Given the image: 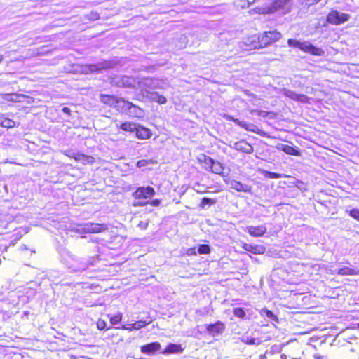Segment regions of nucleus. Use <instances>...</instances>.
Here are the masks:
<instances>
[{
  "instance_id": "09e8293b",
  "label": "nucleus",
  "mask_w": 359,
  "mask_h": 359,
  "mask_svg": "<svg viewBox=\"0 0 359 359\" xmlns=\"http://www.w3.org/2000/svg\"><path fill=\"white\" fill-rule=\"evenodd\" d=\"M160 204V201L158 199H154L151 201V205L153 206H158Z\"/></svg>"
},
{
  "instance_id": "5701e85b",
  "label": "nucleus",
  "mask_w": 359,
  "mask_h": 359,
  "mask_svg": "<svg viewBox=\"0 0 359 359\" xmlns=\"http://www.w3.org/2000/svg\"><path fill=\"white\" fill-rule=\"evenodd\" d=\"M147 97L151 101L156 102L161 104H165L167 102V100L164 96L159 95L156 92H150L149 93V96Z\"/></svg>"
},
{
  "instance_id": "2eb2a0df",
  "label": "nucleus",
  "mask_w": 359,
  "mask_h": 359,
  "mask_svg": "<svg viewBox=\"0 0 359 359\" xmlns=\"http://www.w3.org/2000/svg\"><path fill=\"white\" fill-rule=\"evenodd\" d=\"M276 148L277 149L283 151V152L289 155L297 156L301 155V153L297 148H294L287 144H279L276 146Z\"/></svg>"
},
{
  "instance_id": "412c9836",
  "label": "nucleus",
  "mask_w": 359,
  "mask_h": 359,
  "mask_svg": "<svg viewBox=\"0 0 359 359\" xmlns=\"http://www.w3.org/2000/svg\"><path fill=\"white\" fill-rule=\"evenodd\" d=\"M198 160L200 163L203 164V168L208 171H209L211 165H212V162L214 161L212 158L205 154L200 155Z\"/></svg>"
},
{
  "instance_id": "2f4dec72",
  "label": "nucleus",
  "mask_w": 359,
  "mask_h": 359,
  "mask_svg": "<svg viewBox=\"0 0 359 359\" xmlns=\"http://www.w3.org/2000/svg\"><path fill=\"white\" fill-rule=\"evenodd\" d=\"M260 314L262 316H265L267 318L271 319L272 320H275V321L278 320L277 317L271 311H269L266 309H262L260 311Z\"/></svg>"
},
{
  "instance_id": "473e14b6",
  "label": "nucleus",
  "mask_w": 359,
  "mask_h": 359,
  "mask_svg": "<svg viewBox=\"0 0 359 359\" xmlns=\"http://www.w3.org/2000/svg\"><path fill=\"white\" fill-rule=\"evenodd\" d=\"M20 96L16 94H6L3 95V99L9 102H20Z\"/></svg>"
},
{
  "instance_id": "7ed1b4c3",
  "label": "nucleus",
  "mask_w": 359,
  "mask_h": 359,
  "mask_svg": "<svg viewBox=\"0 0 359 359\" xmlns=\"http://www.w3.org/2000/svg\"><path fill=\"white\" fill-rule=\"evenodd\" d=\"M291 0H275L269 6L262 9L263 13H272L280 11L282 14H285L290 11Z\"/></svg>"
},
{
  "instance_id": "de8ad7c7",
  "label": "nucleus",
  "mask_w": 359,
  "mask_h": 359,
  "mask_svg": "<svg viewBox=\"0 0 359 359\" xmlns=\"http://www.w3.org/2000/svg\"><path fill=\"white\" fill-rule=\"evenodd\" d=\"M257 114L259 116H262V117H266L268 114V112L267 111H257Z\"/></svg>"
},
{
  "instance_id": "0eeeda50",
  "label": "nucleus",
  "mask_w": 359,
  "mask_h": 359,
  "mask_svg": "<svg viewBox=\"0 0 359 359\" xmlns=\"http://www.w3.org/2000/svg\"><path fill=\"white\" fill-rule=\"evenodd\" d=\"M224 329L225 325L221 321H217L214 324L208 325L206 327L207 332L213 337L222 334Z\"/></svg>"
},
{
  "instance_id": "6ab92c4d",
  "label": "nucleus",
  "mask_w": 359,
  "mask_h": 359,
  "mask_svg": "<svg viewBox=\"0 0 359 359\" xmlns=\"http://www.w3.org/2000/svg\"><path fill=\"white\" fill-rule=\"evenodd\" d=\"M74 158L76 161L81 162L83 164H92L94 162V158L90 156H86L82 154H73L69 156Z\"/></svg>"
},
{
  "instance_id": "6e6d98bb",
  "label": "nucleus",
  "mask_w": 359,
  "mask_h": 359,
  "mask_svg": "<svg viewBox=\"0 0 359 359\" xmlns=\"http://www.w3.org/2000/svg\"><path fill=\"white\" fill-rule=\"evenodd\" d=\"M142 224V222H140L139 225L142 226H144V224Z\"/></svg>"
},
{
  "instance_id": "7c9ffc66",
  "label": "nucleus",
  "mask_w": 359,
  "mask_h": 359,
  "mask_svg": "<svg viewBox=\"0 0 359 359\" xmlns=\"http://www.w3.org/2000/svg\"><path fill=\"white\" fill-rule=\"evenodd\" d=\"M151 323V320H140L139 321H137V322L133 323V327L135 330H140V329L145 327L146 325L150 324Z\"/></svg>"
},
{
  "instance_id": "5fc2aeb1",
  "label": "nucleus",
  "mask_w": 359,
  "mask_h": 359,
  "mask_svg": "<svg viewBox=\"0 0 359 359\" xmlns=\"http://www.w3.org/2000/svg\"><path fill=\"white\" fill-rule=\"evenodd\" d=\"M142 224V222H140L139 225L142 226H144V224Z\"/></svg>"
},
{
  "instance_id": "ddd939ff",
  "label": "nucleus",
  "mask_w": 359,
  "mask_h": 359,
  "mask_svg": "<svg viewBox=\"0 0 359 359\" xmlns=\"http://www.w3.org/2000/svg\"><path fill=\"white\" fill-rule=\"evenodd\" d=\"M161 349V344L158 342H153L144 345L141 347V351L147 355H151Z\"/></svg>"
},
{
  "instance_id": "864d4df0",
  "label": "nucleus",
  "mask_w": 359,
  "mask_h": 359,
  "mask_svg": "<svg viewBox=\"0 0 359 359\" xmlns=\"http://www.w3.org/2000/svg\"><path fill=\"white\" fill-rule=\"evenodd\" d=\"M3 60V56L0 55V62L2 61Z\"/></svg>"
},
{
  "instance_id": "aec40b11",
  "label": "nucleus",
  "mask_w": 359,
  "mask_h": 359,
  "mask_svg": "<svg viewBox=\"0 0 359 359\" xmlns=\"http://www.w3.org/2000/svg\"><path fill=\"white\" fill-rule=\"evenodd\" d=\"M230 187L238 191H243L248 192L250 191V187L246 185L241 183L240 182L232 180L229 182Z\"/></svg>"
},
{
  "instance_id": "58836bf2",
  "label": "nucleus",
  "mask_w": 359,
  "mask_h": 359,
  "mask_svg": "<svg viewBox=\"0 0 359 359\" xmlns=\"http://www.w3.org/2000/svg\"><path fill=\"white\" fill-rule=\"evenodd\" d=\"M217 201L215 199L209 198H203L201 202V206H205V205H213L216 203Z\"/></svg>"
},
{
  "instance_id": "c03bdc74",
  "label": "nucleus",
  "mask_w": 359,
  "mask_h": 359,
  "mask_svg": "<svg viewBox=\"0 0 359 359\" xmlns=\"http://www.w3.org/2000/svg\"><path fill=\"white\" fill-rule=\"evenodd\" d=\"M86 68L88 69V70L86 71V73L88 72H93L98 69V67H97V65H90L89 66H86Z\"/></svg>"
},
{
  "instance_id": "f03ea898",
  "label": "nucleus",
  "mask_w": 359,
  "mask_h": 359,
  "mask_svg": "<svg viewBox=\"0 0 359 359\" xmlns=\"http://www.w3.org/2000/svg\"><path fill=\"white\" fill-rule=\"evenodd\" d=\"M155 194L154 188L151 187H139L133 194L135 198V206H143L149 203V201Z\"/></svg>"
},
{
  "instance_id": "a878e982",
  "label": "nucleus",
  "mask_w": 359,
  "mask_h": 359,
  "mask_svg": "<svg viewBox=\"0 0 359 359\" xmlns=\"http://www.w3.org/2000/svg\"><path fill=\"white\" fill-rule=\"evenodd\" d=\"M334 273L341 276H353L358 273V271L349 267L341 268L338 269L337 271L333 272V273Z\"/></svg>"
},
{
  "instance_id": "dca6fc26",
  "label": "nucleus",
  "mask_w": 359,
  "mask_h": 359,
  "mask_svg": "<svg viewBox=\"0 0 359 359\" xmlns=\"http://www.w3.org/2000/svg\"><path fill=\"white\" fill-rule=\"evenodd\" d=\"M106 229L107 226L100 224H88L85 226V231L88 233H100Z\"/></svg>"
},
{
  "instance_id": "a18cd8bd",
  "label": "nucleus",
  "mask_w": 359,
  "mask_h": 359,
  "mask_svg": "<svg viewBox=\"0 0 359 359\" xmlns=\"http://www.w3.org/2000/svg\"><path fill=\"white\" fill-rule=\"evenodd\" d=\"M196 249L195 248H191L187 250V255H196Z\"/></svg>"
},
{
  "instance_id": "a211bd4d",
  "label": "nucleus",
  "mask_w": 359,
  "mask_h": 359,
  "mask_svg": "<svg viewBox=\"0 0 359 359\" xmlns=\"http://www.w3.org/2000/svg\"><path fill=\"white\" fill-rule=\"evenodd\" d=\"M126 107H130L128 114L130 116L140 118L144 116V111L139 107L133 104V103H126Z\"/></svg>"
},
{
  "instance_id": "6e6552de",
  "label": "nucleus",
  "mask_w": 359,
  "mask_h": 359,
  "mask_svg": "<svg viewBox=\"0 0 359 359\" xmlns=\"http://www.w3.org/2000/svg\"><path fill=\"white\" fill-rule=\"evenodd\" d=\"M260 38L256 35H252L248 38H246L243 43L245 46L244 48L245 50H252L262 48L261 43L259 42Z\"/></svg>"
},
{
  "instance_id": "20e7f679",
  "label": "nucleus",
  "mask_w": 359,
  "mask_h": 359,
  "mask_svg": "<svg viewBox=\"0 0 359 359\" xmlns=\"http://www.w3.org/2000/svg\"><path fill=\"white\" fill-rule=\"evenodd\" d=\"M350 15L348 14L333 10L327 15V21L330 24L338 25L348 21Z\"/></svg>"
},
{
  "instance_id": "603ef678",
  "label": "nucleus",
  "mask_w": 359,
  "mask_h": 359,
  "mask_svg": "<svg viewBox=\"0 0 359 359\" xmlns=\"http://www.w3.org/2000/svg\"><path fill=\"white\" fill-rule=\"evenodd\" d=\"M63 112L69 114L70 112V109L68 107H63L62 109Z\"/></svg>"
},
{
  "instance_id": "39448f33",
  "label": "nucleus",
  "mask_w": 359,
  "mask_h": 359,
  "mask_svg": "<svg viewBox=\"0 0 359 359\" xmlns=\"http://www.w3.org/2000/svg\"><path fill=\"white\" fill-rule=\"evenodd\" d=\"M259 38L261 46L262 47H265L269 44L279 40L281 38V34L277 31L266 32Z\"/></svg>"
},
{
  "instance_id": "4468645a",
  "label": "nucleus",
  "mask_w": 359,
  "mask_h": 359,
  "mask_svg": "<svg viewBox=\"0 0 359 359\" xmlns=\"http://www.w3.org/2000/svg\"><path fill=\"white\" fill-rule=\"evenodd\" d=\"M136 137L141 140H147L151 137V132L149 129L137 125L135 129Z\"/></svg>"
},
{
  "instance_id": "a19ab883",
  "label": "nucleus",
  "mask_w": 359,
  "mask_h": 359,
  "mask_svg": "<svg viewBox=\"0 0 359 359\" xmlns=\"http://www.w3.org/2000/svg\"><path fill=\"white\" fill-rule=\"evenodd\" d=\"M301 43H302L301 41L295 40V39H289L287 41V43L290 46L297 47L299 48L300 47Z\"/></svg>"
},
{
  "instance_id": "423d86ee",
  "label": "nucleus",
  "mask_w": 359,
  "mask_h": 359,
  "mask_svg": "<svg viewBox=\"0 0 359 359\" xmlns=\"http://www.w3.org/2000/svg\"><path fill=\"white\" fill-rule=\"evenodd\" d=\"M299 49L305 53H311L314 55L320 56L323 55L324 53L322 49L313 46L309 42L307 41L302 42Z\"/></svg>"
},
{
  "instance_id": "e433bc0d",
  "label": "nucleus",
  "mask_w": 359,
  "mask_h": 359,
  "mask_svg": "<svg viewBox=\"0 0 359 359\" xmlns=\"http://www.w3.org/2000/svg\"><path fill=\"white\" fill-rule=\"evenodd\" d=\"M210 246L208 245H205V244L201 245L198 249V252L199 254H208L210 252Z\"/></svg>"
},
{
  "instance_id": "1a4fd4ad",
  "label": "nucleus",
  "mask_w": 359,
  "mask_h": 359,
  "mask_svg": "<svg viewBox=\"0 0 359 359\" xmlns=\"http://www.w3.org/2000/svg\"><path fill=\"white\" fill-rule=\"evenodd\" d=\"M117 84L120 86L123 87H133V88H137V79L129 77L127 76H121L118 79V81H117Z\"/></svg>"
},
{
  "instance_id": "f8f14e48",
  "label": "nucleus",
  "mask_w": 359,
  "mask_h": 359,
  "mask_svg": "<svg viewBox=\"0 0 359 359\" xmlns=\"http://www.w3.org/2000/svg\"><path fill=\"white\" fill-rule=\"evenodd\" d=\"M283 93L285 96L300 102L306 103L309 101V97L307 96L302 94H297L295 92L290 90L284 89Z\"/></svg>"
},
{
  "instance_id": "f257e3e1",
  "label": "nucleus",
  "mask_w": 359,
  "mask_h": 359,
  "mask_svg": "<svg viewBox=\"0 0 359 359\" xmlns=\"http://www.w3.org/2000/svg\"><path fill=\"white\" fill-rule=\"evenodd\" d=\"M167 86V82L164 80L152 78H144L137 79V88L141 91V95L143 98L148 97L150 90L156 88H164Z\"/></svg>"
},
{
  "instance_id": "3c124183",
  "label": "nucleus",
  "mask_w": 359,
  "mask_h": 359,
  "mask_svg": "<svg viewBox=\"0 0 359 359\" xmlns=\"http://www.w3.org/2000/svg\"><path fill=\"white\" fill-rule=\"evenodd\" d=\"M306 1L309 4H313L318 3L320 0H306Z\"/></svg>"
},
{
  "instance_id": "f704fd0d",
  "label": "nucleus",
  "mask_w": 359,
  "mask_h": 359,
  "mask_svg": "<svg viewBox=\"0 0 359 359\" xmlns=\"http://www.w3.org/2000/svg\"><path fill=\"white\" fill-rule=\"evenodd\" d=\"M108 316L109 317L110 323L112 325L118 324L119 322H121V320L122 319V313H118L116 315H114L111 316L108 315Z\"/></svg>"
},
{
  "instance_id": "393cba45",
  "label": "nucleus",
  "mask_w": 359,
  "mask_h": 359,
  "mask_svg": "<svg viewBox=\"0 0 359 359\" xmlns=\"http://www.w3.org/2000/svg\"><path fill=\"white\" fill-rule=\"evenodd\" d=\"M234 122L241 127L245 128L246 130L255 133H257V131L258 130V128L254 124L247 123L244 121H240L238 119H235Z\"/></svg>"
},
{
  "instance_id": "9b49d317",
  "label": "nucleus",
  "mask_w": 359,
  "mask_h": 359,
  "mask_svg": "<svg viewBox=\"0 0 359 359\" xmlns=\"http://www.w3.org/2000/svg\"><path fill=\"white\" fill-rule=\"evenodd\" d=\"M266 229H267L265 225H260L257 226H249L246 228L248 233L255 237H259L263 236L266 233Z\"/></svg>"
},
{
  "instance_id": "ea45409f",
  "label": "nucleus",
  "mask_w": 359,
  "mask_h": 359,
  "mask_svg": "<svg viewBox=\"0 0 359 359\" xmlns=\"http://www.w3.org/2000/svg\"><path fill=\"white\" fill-rule=\"evenodd\" d=\"M151 162L152 161L151 160H146V159L140 160L137 163V166L138 168L145 167V166L148 165L149 164H150Z\"/></svg>"
},
{
  "instance_id": "4be33fe9",
  "label": "nucleus",
  "mask_w": 359,
  "mask_h": 359,
  "mask_svg": "<svg viewBox=\"0 0 359 359\" xmlns=\"http://www.w3.org/2000/svg\"><path fill=\"white\" fill-rule=\"evenodd\" d=\"M114 100H115L114 101V102H115L114 107L118 110H121L123 112L128 111V109H130V107H126V104H125L130 103V102L126 101V100H125L123 98H119V97H116Z\"/></svg>"
},
{
  "instance_id": "bb28decb",
  "label": "nucleus",
  "mask_w": 359,
  "mask_h": 359,
  "mask_svg": "<svg viewBox=\"0 0 359 359\" xmlns=\"http://www.w3.org/2000/svg\"><path fill=\"white\" fill-rule=\"evenodd\" d=\"M182 350V349L180 344H170L162 353L164 354L175 353L181 352Z\"/></svg>"
},
{
  "instance_id": "8fccbe9b",
  "label": "nucleus",
  "mask_w": 359,
  "mask_h": 359,
  "mask_svg": "<svg viewBox=\"0 0 359 359\" xmlns=\"http://www.w3.org/2000/svg\"><path fill=\"white\" fill-rule=\"evenodd\" d=\"M313 359H328L326 356L320 355H314Z\"/></svg>"
},
{
  "instance_id": "cd10ccee",
  "label": "nucleus",
  "mask_w": 359,
  "mask_h": 359,
  "mask_svg": "<svg viewBox=\"0 0 359 359\" xmlns=\"http://www.w3.org/2000/svg\"><path fill=\"white\" fill-rule=\"evenodd\" d=\"M241 341L243 343L249 345H259L262 342L260 339L252 337L251 336H243L241 337Z\"/></svg>"
},
{
  "instance_id": "f3484780",
  "label": "nucleus",
  "mask_w": 359,
  "mask_h": 359,
  "mask_svg": "<svg viewBox=\"0 0 359 359\" xmlns=\"http://www.w3.org/2000/svg\"><path fill=\"white\" fill-rule=\"evenodd\" d=\"M243 248L251 253L255 254V255H262L264 254L265 252V248L262 245H252L250 244L244 243L243 245Z\"/></svg>"
},
{
  "instance_id": "37998d69",
  "label": "nucleus",
  "mask_w": 359,
  "mask_h": 359,
  "mask_svg": "<svg viewBox=\"0 0 359 359\" xmlns=\"http://www.w3.org/2000/svg\"><path fill=\"white\" fill-rule=\"evenodd\" d=\"M97 327L99 330H104L106 327V322L100 319L97 323Z\"/></svg>"
},
{
  "instance_id": "c85d7f7f",
  "label": "nucleus",
  "mask_w": 359,
  "mask_h": 359,
  "mask_svg": "<svg viewBox=\"0 0 359 359\" xmlns=\"http://www.w3.org/2000/svg\"><path fill=\"white\" fill-rule=\"evenodd\" d=\"M15 126L14 121L4 116H0V126L5 128H13Z\"/></svg>"
},
{
  "instance_id": "9d476101",
  "label": "nucleus",
  "mask_w": 359,
  "mask_h": 359,
  "mask_svg": "<svg viewBox=\"0 0 359 359\" xmlns=\"http://www.w3.org/2000/svg\"><path fill=\"white\" fill-rule=\"evenodd\" d=\"M236 150L242 151L246 154H252L253 152V147L245 140H241L233 143L232 146Z\"/></svg>"
},
{
  "instance_id": "4c0bfd02",
  "label": "nucleus",
  "mask_w": 359,
  "mask_h": 359,
  "mask_svg": "<svg viewBox=\"0 0 359 359\" xmlns=\"http://www.w3.org/2000/svg\"><path fill=\"white\" fill-rule=\"evenodd\" d=\"M346 212H348V215L354 218L355 219L359 221V210L356 208H353L352 210H348Z\"/></svg>"
},
{
  "instance_id": "79ce46f5",
  "label": "nucleus",
  "mask_w": 359,
  "mask_h": 359,
  "mask_svg": "<svg viewBox=\"0 0 359 359\" xmlns=\"http://www.w3.org/2000/svg\"><path fill=\"white\" fill-rule=\"evenodd\" d=\"M265 175L266 177H269V178H271V179H278V178L280 177V174L275 173V172H268V171L266 172V175Z\"/></svg>"
},
{
  "instance_id": "b1692460",
  "label": "nucleus",
  "mask_w": 359,
  "mask_h": 359,
  "mask_svg": "<svg viewBox=\"0 0 359 359\" xmlns=\"http://www.w3.org/2000/svg\"><path fill=\"white\" fill-rule=\"evenodd\" d=\"M224 170V168L220 162L213 161L212 165H211L209 171L212 172V173L222 175L223 174Z\"/></svg>"
},
{
  "instance_id": "49530a36",
  "label": "nucleus",
  "mask_w": 359,
  "mask_h": 359,
  "mask_svg": "<svg viewBox=\"0 0 359 359\" xmlns=\"http://www.w3.org/2000/svg\"><path fill=\"white\" fill-rule=\"evenodd\" d=\"M122 329L131 331L133 329V324H127L122 326Z\"/></svg>"
},
{
  "instance_id": "c9c22d12",
  "label": "nucleus",
  "mask_w": 359,
  "mask_h": 359,
  "mask_svg": "<svg viewBox=\"0 0 359 359\" xmlns=\"http://www.w3.org/2000/svg\"><path fill=\"white\" fill-rule=\"evenodd\" d=\"M233 314L239 318H243L245 316V312L243 309L238 307L233 309Z\"/></svg>"
},
{
  "instance_id": "72a5a7b5",
  "label": "nucleus",
  "mask_w": 359,
  "mask_h": 359,
  "mask_svg": "<svg viewBox=\"0 0 359 359\" xmlns=\"http://www.w3.org/2000/svg\"><path fill=\"white\" fill-rule=\"evenodd\" d=\"M115 98H116L115 96H109V95H102L101 96V100L102 102L110 104V105H114V106L115 104V102H114Z\"/></svg>"
},
{
  "instance_id": "c756f323",
  "label": "nucleus",
  "mask_w": 359,
  "mask_h": 359,
  "mask_svg": "<svg viewBox=\"0 0 359 359\" xmlns=\"http://www.w3.org/2000/svg\"><path fill=\"white\" fill-rule=\"evenodd\" d=\"M137 124L133 122H126L120 125V128L123 131L135 132Z\"/></svg>"
}]
</instances>
